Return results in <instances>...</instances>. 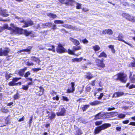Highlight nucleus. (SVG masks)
<instances>
[{"instance_id":"nucleus-33","label":"nucleus","mask_w":135,"mask_h":135,"mask_svg":"<svg viewBox=\"0 0 135 135\" xmlns=\"http://www.w3.org/2000/svg\"><path fill=\"white\" fill-rule=\"evenodd\" d=\"M107 57L106 54L104 52H102L98 56V57H104L106 58Z\"/></svg>"},{"instance_id":"nucleus-46","label":"nucleus","mask_w":135,"mask_h":135,"mask_svg":"<svg viewBox=\"0 0 135 135\" xmlns=\"http://www.w3.org/2000/svg\"><path fill=\"white\" fill-rule=\"evenodd\" d=\"M76 8L77 9H80L81 8V4L78 3H76Z\"/></svg>"},{"instance_id":"nucleus-3","label":"nucleus","mask_w":135,"mask_h":135,"mask_svg":"<svg viewBox=\"0 0 135 135\" xmlns=\"http://www.w3.org/2000/svg\"><path fill=\"white\" fill-rule=\"evenodd\" d=\"M56 51L58 54H61L67 52V51L64 47L62 44L59 43L56 48Z\"/></svg>"},{"instance_id":"nucleus-20","label":"nucleus","mask_w":135,"mask_h":135,"mask_svg":"<svg viewBox=\"0 0 135 135\" xmlns=\"http://www.w3.org/2000/svg\"><path fill=\"white\" fill-rule=\"evenodd\" d=\"M0 12L1 15L3 17H6L9 15L7 13L6 11L4 10H1Z\"/></svg>"},{"instance_id":"nucleus-7","label":"nucleus","mask_w":135,"mask_h":135,"mask_svg":"<svg viewBox=\"0 0 135 135\" xmlns=\"http://www.w3.org/2000/svg\"><path fill=\"white\" fill-rule=\"evenodd\" d=\"M95 61L97 63V65L98 67L100 68L99 69L104 68L105 67V64L103 62V61L99 59H97L95 60Z\"/></svg>"},{"instance_id":"nucleus-54","label":"nucleus","mask_w":135,"mask_h":135,"mask_svg":"<svg viewBox=\"0 0 135 135\" xmlns=\"http://www.w3.org/2000/svg\"><path fill=\"white\" fill-rule=\"evenodd\" d=\"M52 27L51 29L53 30H55L56 29V25L55 24L52 25Z\"/></svg>"},{"instance_id":"nucleus-37","label":"nucleus","mask_w":135,"mask_h":135,"mask_svg":"<svg viewBox=\"0 0 135 135\" xmlns=\"http://www.w3.org/2000/svg\"><path fill=\"white\" fill-rule=\"evenodd\" d=\"M29 87V86L27 85H22V89L24 90L27 91Z\"/></svg>"},{"instance_id":"nucleus-17","label":"nucleus","mask_w":135,"mask_h":135,"mask_svg":"<svg viewBox=\"0 0 135 135\" xmlns=\"http://www.w3.org/2000/svg\"><path fill=\"white\" fill-rule=\"evenodd\" d=\"M70 40L73 43L74 45L76 46H77L80 44V43L79 41L71 37H70Z\"/></svg>"},{"instance_id":"nucleus-19","label":"nucleus","mask_w":135,"mask_h":135,"mask_svg":"<svg viewBox=\"0 0 135 135\" xmlns=\"http://www.w3.org/2000/svg\"><path fill=\"white\" fill-rule=\"evenodd\" d=\"M39 88L40 89L39 92L40 93L38 94L37 95L41 96L42 95L44 94L45 90L43 87L41 86L39 87Z\"/></svg>"},{"instance_id":"nucleus-44","label":"nucleus","mask_w":135,"mask_h":135,"mask_svg":"<svg viewBox=\"0 0 135 135\" xmlns=\"http://www.w3.org/2000/svg\"><path fill=\"white\" fill-rule=\"evenodd\" d=\"M30 74V71H28L26 72L24 75V76L25 78H27Z\"/></svg>"},{"instance_id":"nucleus-27","label":"nucleus","mask_w":135,"mask_h":135,"mask_svg":"<svg viewBox=\"0 0 135 135\" xmlns=\"http://www.w3.org/2000/svg\"><path fill=\"white\" fill-rule=\"evenodd\" d=\"M31 58L32 61L36 62H37L38 63H39L41 61L39 58L36 57L35 56H32L31 57Z\"/></svg>"},{"instance_id":"nucleus-34","label":"nucleus","mask_w":135,"mask_h":135,"mask_svg":"<svg viewBox=\"0 0 135 135\" xmlns=\"http://www.w3.org/2000/svg\"><path fill=\"white\" fill-rule=\"evenodd\" d=\"M81 49V47L80 46H73V50L74 51L79 50Z\"/></svg>"},{"instance_id":"nucleus-51","label":"nucleus","mask_w":135,"mask_h":135,"mask_svg":"<svg viewBox=\"0 0 135 135\" xmlns=\"http://www.w3.org/2000/svg\"><path fill=\"white\" fill-rule=\"evenodd\" d=\"M113 33V31L111 29H108L107 30V34L112 35Z\"/></svg>"},{"instance_id":"nucleus-45","label":"nucleus","mask_w":135,"mask_h":135,"mask_svg":"<svg viewBox=\"0 0 135 135\" xmlns=\"http://www.w3.org/2000/svg\"><path fill=\"white\" fill-rule=\"evenodd\" d=\"M32 70L33 72H37L41 70V69L40 68H32Z\"/></svg>"},{"instance_id":"nucleus-8","label":"nucleus","mask_w":135,"mask_h":135,"mask_svg":"<svg viewBox=\"0 0 135 135\" xmlns=\"http://www.w3.org/2000/svg\"><path fill=\"white\" fill-rule=\"evenodd\" d=\"M122 15L123 17L126 18L128 20L132 22L135 21V17L131 16L129 15L126 13H123Z\"/></svg>"},{"instance_id":"nucleus-63","label":"nucleus","mask_w":135,"mask_h":135,"mask_svg":"<svg viewBox=\"0 0 135 135\" xmlns=\"http://www.w3.org/2000/svg\"><path fill=\"white\" fill-rule=\"evenodd\" d=\"M24 120V116H23L22 118H21L19 119L18 120V121L19 122H21V121H23Z\"/></svg>"},{"instance_id":"nucleus-47","label":"nucleus","mask_w":135,"mask_h":135,"mask_svg":"<svg viewBox=\"0 0 135 135\" xmlns=\"http://www.w3.org/2000/svg\"><path fill=\"white\" fill-rule=\"evenodd\" d=\"M61 99L66 102H68L69 101V99L68 97L64 96H62V99Z\"/></svg>"},{"instance_id":"nucleus-50","label":"nucleus","mask_w":135,"mask_h":135,"mask_svg":"<svg viewBox=\"0 0 135 135\" xmlns=\"http://www.w3.org/2000/svg\"><path fill=\"white\" fill-rule=\"evenodd\" d=\"M26 65L27 66H33L34 65V64L33 62H30L29 61L27 62Z\"/></svg>"},{"instance_id":"nucleus-48","label":"nucleus","mask_w":135,"mask_h":135,"mask_svg":"<svg viewBox=\"0 0 135 135\" xmlns=\"http://www.w3.org/2000/svg\"><path fill=\"white\" fill-rule=\"evenodd\" d=\"M52 99L54 100H56L57 101H58L59 100V98L58 95H56L55 97H53Z\"/></svg>"},{"instance_id":"nucleus-38","label":"nucleus","mask_w":135,"mask_h":135,"mask_svg":"<svg viewBox=\"0 0 135 135\" xmlns=\"http://www.w3.org/2000/svg\"><path fill=\"white\" fill-rule=\"evenodd\" d=\"M56 116V115L54 113L52 112L51 113V116L48 117V119L50 120L54 118Z\"/></svg>"},{"instance_id":"nucleus-10","label":"nucleus","mask_w":135,"mask_h":135,"mask_svg":"<svg viewBox=\"0 0 135 135\" xmlns=\"http://www.w3.org/2000/svg\"><path fill=\"white\" fill-rule=\"evenodd\" d=\"M70 84L71 89H70L69 88L68 89L66 90V93H73L75 90V83L74 82H72Z\"/></svg>"},{"instance_id":"nucleus-9","label":"nucleus","mask_w":135,"mask_h":135,"mask_svg":"<svg viewBox=\"0 0 135 135\" xmlns=\"http://www.w3.org/2000/svg\"><path fill=\"white\" fill-rule=\"evenodd\" d=\"M21 79V77L17 78L16 77L13 78L12 79V81L9 83L8 85L10 86H15L16 83H15Z\"/></svg>"},{"instance_id":"nucleus-42","label":"nucleus","mask_w":135,"mask_h":135,"mask_svg":"<svg viewBox=\"0 0 135 135\" xmlns=\"http://www.w3.org/2000/svg\"><path fill=\"white\" fill-rule=\"evenodd\" d=\"M74 51L73 50H70V49H69L67 51V52H68V53L70 55H74Z\"/></svg>"},{"instance_id":"nucleus-30","label":"nucleus","mask_w":135,"mask_h":135,"mask_svg":"<svg viewBox=\"0 0 135 135\" xmlns=\"http://www.w3.org/2000/svg\"><path fill=\"white\" fill-rule=\"evenodd\" d=\"M26 80L27 81H30L28 83H27V85L29 86V85H32L33 84L32 82V79L31 78H26Z\"/></svg>"},{"instance_id":"nucleus-60","label":"nucleus","mask_w":135,"mask_h":135,"mask_svg":"<svg viewBox=\"0 0 135 135\" xmlns=\"http://www.w3.org/2000/svg\"><path fill=\"white\" fill-rule=\"evenodd\" d=\"M129 122V120H128L124 121H123V123L124 124H127Z\"/></svg>"},{"instance_id":"nucleus-31","label":"nucleus","mask_w":135,"mask_h":135,"mask_svg":"<svg viewBox=\"0 0 135 135\" xmlns=\"http://www.w3.org/2000/svg\"><path fill=\"white\" fill-rule=\"evenodd\" d=\"M13 97L15 100L18 99L20 98V94L19 93H17L13 95Z\"/></svg>"},{"instance_id":"nucleus-23","label":"nucleus","mask_w":135,"mask_h":135,"mask_svg":"<svg viewBox=\"0 0 135 135\" xmlns=\"http://www.w3.org/2000/svg\"><path fill=\"white\" fill-rule=\"evenodd\" d=\"M103 115V114H101V112L99 113L95 116L94 118L95 119L97 120L98 119H100L102 117Z\"/></svg>"},{"instance_id":"nucleus-1","label":"nucleus","mask_w":135,"mask_h":135,"mask_svg":"<svg viewBox=\"0 0 135 135\" xmlns=\"http://www.w3.org/2000/svg\"><path fill=\"white\" fill-rule=\"evenodd\" d=\"M10 26L13 28L11 34H22L23 33V30L22 28L16 27L13 23L11 24Z\"/></svg>"},{"instance_id":"nucleus-22","label":"nucleus","mask_w":135,"mask_h":135,"mask_svg":"<svg viewBox=\"0 0 135 135\" xmlns=\"http://www.w3.org/2000/svg\"><path fill=\"white\" fill-rule=\"evenodd\" d=\"M47 15L49 17H50V18H52V19H54L56 18L57 17V16L56 15L51 13H47Z\"/></svg>"},{"instance_id":"nucleus-26","label":"nucleus","mask_w":135,"mask_h":135,"mask_svg":"<svg viewBox=\"0 0 135 135\" xmlns=\"http://www.w3.org/2000/svg\"><path fill=\"white\" fill-rule=\"evenodd\" d=\"M85 76L86 78L88 79H90L93 77L92 75L90 73H86Z\"/></svg>"},{"instance_id":"nucleus-49","label":"nucleus","mask_w":135,"mask_h":135,"mask_svg":"<svg viewBox=\"0 0 135 135\" xmlns=\"http://www.w3.org/2000/svg\"><path fill=\"white\" fill-rule=\"evenodd\" d=\"M125 117V115L123 114H121L118 115V117L120 118H123Z\"/></svg>"},{"instance_id":"nucleus-6","label":"nucleus","mask_w":135,"mask_h":135,"mask_svg":"<svg viewBox=\"0 0 135 135\" xmlns=\"http://www.w3.org/2000/svg\"><path fill=\"white\" fill-rule=\"evenodd\" d=\"M10 51V49L7 47H6L5 50H2V48H0V56H7Z\"/></svg>"},{"instance_id":"nucleus-43","label":"nucleus","mask_w":135,"mask_h":135,"mask_svg":"<svg viewBox=\"0 0 135 135\" xmlns=\"http://www.w3.org/2000/svg\"><path fill=\"white\" fill-rule=\"evenodd\" d=\"M60 31L62 33H68V31H66L65 29L64 28L61 29L60 30Z\"/></svg>"},{"instance_id":"nucleus-24","label":"nucleus","mask_w":135,"mask_h":135,"mask_svg":"<svg viewBox=\"0 0 135 135\" xmlns=\"http://www.w3.org/2000/svg\"><path fill=\"white\" fill-rule=\"evenodd\" d=\"M100 103V102L97 101L96 100L95 101L93 102H90L89 104L92 106H95L96 105H98Z\"/></svg>"},{"instance_id":"nucleus-14","label":"nucleus","mask_w":135,"mask_h":135,"mask_svg":"<svg viewBox=\"0 0 135 135\" xmlns=\"http://www.w3.org/2000/svg\"><path fill=\"white\" fill-rule=\"evenodd\" d=\"M27 67H24L23 68L20 70L18 72V74L19 75L21 76H23L24 75V73L27 70Z\"/></svg>"},{"instance_id":"nucleus-16","label":"nucleus","mask_w":135,"mask_h":135,"mask_svg":"<svg viewBox=\"0 0 135 135\" xmlns=\"http://www.w3.org/2000/svg\"><path fill=\"white\" fill-rule=\"evenodd\" d=\"M58 1L59 2L62 4H65L68 5L70 4V2L72 1V0H58Z\"/></svg>"},{"instance_id":"nucleus-62","label":"nucleus","mask_w":135,"mask_h":135,"mask_svg":"<svg viewBox=\"0 0 135 135\" xmlns=\"http://www.w3.org/2000/svg\"><path fill=\"white\" fill-rule=\"evenodd\" d=\"M102 33L104 34H107V30H105L103 31Z\"/></svg>"},{"instance_id":"nucleus-53","label":"nucleus","mask_w":135,"mask_h":135,"mask_svg":"<svg viewBox=\"0 0 135 135\" xmlns=\"http://www.w3.org/2000/svg\"><path fill=\"white\" fill-rule=\"evenodd\" d=\"M102 121H97L95 123V124L96 125L98 126L101 124L102 123Z\"/></svg>"},{"instance_id":"nucleus-15","label":"nucleus","mask_w":135,"mask_h":135,"mask_svg":"<svg viewBox=\"0 0 135 135\" xmlns=\"http://www.w3.org/2000/svg\"><path fill=\"white\" fill-rule=\"evenodd\" d=\"M124 94L123 93L121 92H118L115 93L112 96V98H117L120 97L123 95Z\"/></svg>"},{"instance_id":"nucleus-5","label":"nucleus","mask_w":135,"mask_h":135,"mask_svg":"<svg viewBox=\"0 0 135 135\" xmlns=\"http://www.w3.org/2000/svg\"><path fill=\"white\" fill-rule=\"evenodd\" d=\"M62 106H60L59 109V111L56 113L57 115L58 116H64L66 114V110L64 107L61 108Z\"/></svg>"},{"instance_id":"nucleus-56","label":"nucleus","mask_w":135,"mask_h":135,"mask_svg":"<svg viewBox=\"0 0 135 135\" xmlns=\"http://www.w3.org/2000/svg\"><path fill=\"white\" fill-rule=\"evenodd\" d=\"M33 119V117L32 116H31L30 117V119L29 120V124L30 125L32 123V120Z\"/></svg>"},{"instance_id":"nucleus-11","label":"nucleus","mask_w":135,"mask_h":135,"mask_svg":"<svg viewBox=\"0 0 135 135\" xmlns=\"http://www.w3.org/2000/svg\"><path fill=\"white\" fill-rule=\"evenodd\" d=\"M34 24L33 22L30 19H28L26 21L25 25L22 26L23 27H27L30 26H31Z\"/></svg>"},{"instance_id":"nucleus-39","label":"nucleus","mask_w":135,"mask_h":135,"mask_svg":"<svg viewBox=\"0 0 135 135\" xmlns=\"http://www.w3.org/2000/svg\"><path fill=\"white\" fill-rule=\"evenodd\" d=\"M109 114H110L109 115L112 117L115 116L118 114V113L117 112H111Z\"/></svg>"},{"instance_id":"nucleus-52","label":"nucleus","mask_w":135,"mask_h":135,"mask_svg":"<svg viewBox=\"0 0 135 135\" xmlns=\"http://www.w3.org/2000/svg\"><path fill=\"white\" fill-rule=\"evenodd\" d=\"M0 21H3L4 22H5L7 21H9V19H3L2 18L0 19Z\"/></svg>"},{"instance_id":"nucleus-55","label":"nucleus","mask_w":135,"mask_h":135,"mask_svg":"<svg viewBox=\"0 0 135 135\" xmlns=\"http://www.w3.org/2000/svg\"><path fill=\"white\" fill-rule=\"evenodd\" d=\"M103 96L104 95L103 93H100L99 97L98 98V99H101Z\"/></svg>"},{"instance_id":"nucleus-12","label":"nucleus","mask_w":135,"mask_h":135,"mask_svg":"<svg viewBox=\"0 0 135 135\" xmlns=\"http://www.w3.org/2000/svg\"><path fill=\"white\" fill-rule=\"evenodd\" d=\"M33 47L31 46H28V48L26 49L21 50L18 51L19 53H21L23 52H28V54H30L31 52V49Z\"/></svg>"},{"instance_id":"nucleus-40","label":"nucleus","mask_w":135,"mask_h":135,"mask_svg":"<svg viewBox=\"0 0 135 135\" xmlns=\"http://www.w3.org/2000/svg\"><path fill=\"white\" fill-rule=\"evenodd\" d=\"M81 131L80 129H78V130L76 131V133L75 135H81Z\"/></svg>"},{"instance_id":"nucleus-2","label":"nucleus","mask_w":135,"mask_h":135,"mask_svg":"<svg viewBox=\"0 0 135 135\" xmlns=\"http://www.w3.org/2000/svg\"><path fill=\"white\" fill-rule=\"evenodd\" d=\"M111 124L109 123L104 124L101 126L97 127L94 131V134H98L101 130L110 127Z\"/></svg>"},{"instance_id":"nucleus-28","label":"nucleus","mask_w":135,"mask_h":135,"mask_svg":"<svg viewBox=\"0 0 135 135\" xmlns=\"http://www.w3.org/2000/svg\"><path fill=\"white\" fill-rule=\"evenodd\" d=\"M83 59V58L81 57H80L79 58H75L72 59V61L73 62H80Z\"/></svg>"},{"instance_id":"nucleus-18","label":"nucleus","mask_w":135,"mask_h":135,"mask_svg":"<svg viewBox=\"0 0 135 135\" xmlns=\"http://www.w3.org/2000/svg\"><path fill=\"white\" fill-rule=\"evenodd\" d=\"M123 36L121 34H119L118 37V40L119 41L123 42L129 45H130L129 44L126 42L123 39Z\"/></svg>"},{"instance_id":"nucleus-21","label":"nucleus","mask_w":135,"mask_h":135,"mask_svg":"<svg viewBox=\"0 0 135 135\" xmlns=\"http://www.w3.org/2000/svg\"><path fill=\"white\" fill-rule=\"evenodd\" d=\"M132 75V73L131 72L130 74L129 78L132 83H135V75L134 74L133 76Z\"/></svg>"},{"instance_id":"nucleus-4","label":"nucleus","mask_w":135,"mask_h":135,"mask_svg":"<svg viewBox=\"0 0 135 135\" xmlns=\"http://www.w3.org/2000/svg\"><path fill=\"white\" fill-rule=\"evenodd\" d=\"M117 79L119 80L121 82L125 83L127 80V75L124 73H120L117 74Z\"/></svg>"},{"instance_id":"nucleus-41","label":"nucleus","mask_w":135,"mask_h":135,"mask_svg":"<svg viewBox=\"0 0 135 135\" xmlns=\"http://www.w3.org/2000/svg\"><path fill=\"white\" fill-rule=\"evenodd\" d=\"M11 74H8V73L6 74L5 76V78L7 80H8L11 77Z\"/></svg>"},{"instance_id":"nucleus-32","label":"nucleus","mask_w":135,"mask_h":135,"mask_svg":"<svg viewBox=\"0 0 135 135\" xmlns=\"http://www.w3.org/2000/svg\"><path fill=\"white\" fill-rule=\"evenodd\" d=\"M54 23L56 24H63L64 23L63 21L60 20H56L54 21Z\"/></svg>"},{"instance_id":"nucleus-64","label":"nucleus","mask_w":135,"mask_h":135,"mask_svg":"<svg viewBox=\"0 0 135 135\" xmlns=\"http://www.w3.org/2000/svg\"><path fill=\"white\" fill-rule=\"evenodd\" d=\"M129 125L135 126V122H131L130 123Z\"/></svg>"},{"instance_id":"nucleus-61","label":"nucleus","mask_w":135,"mask_h":135,"mask_svg":"<svg viewBox=\"0 0 135 135\" xmlns=\"http://www.w3.org/2000/svg\"><path fill=\"white\" fill-rule=\"evenodd\" d=\"M131 66L133 67H135V59H134V61L133 62L131 63Z\"/></svg>"},{"instance_id":"nucleus-25","label":"nucleus","mask_w":135,"mask_h":135,"mask_svg":"<svg viewBox=\"0 0 135 135\" xmlns=\"http://www.w3.org/2000/svg\"><path fill=\"white\" fill-rule=\"evenodd\" d=\"M92 47L93 49L94 50L95 52L99 51L100 49V47L99 46L97 45H95L93 46Z\"/></svg>"},{"instance_id":"nucleus-29","label":"nucleus","mask_w":135,"mask_h":135,"mask_svg":"<svg viewBox=\"0 0 135 135\" xmlns=\"http://www.w3.org/2000/svg\"><path fill=\"white\" fill-rule=\"evenodd\" d=\"M4 29H7L8 30H9L10 31V34H11V31H12V30L13 28L11 26V27H9L8 26V25H7L6 24L4 25Z\"/></svg>"},{"instance_id":"nucleus-13","label":"nucleus","mask_w":135,"mask_h":135,"mask_svg":"<svg viewBox=\"0 0 135 135\" xmlns=\"http://www.w3.org/2000/svg\"><path fill=\"white\" fill-rule=\"evenodd\" d=\"M47 47H51V48H49L47 49V50L49 51H51L54 52H55V46L53 45H51L50 44H48L47 45Z\"/></svg>"},{"instance_id":"nucleus-57","label":"nucleus","mask_w":135,"mask_h":135,"mask_svg":"<svg viewBox=\"0 0 135 135\" xmlns=\"http://www.w3.org/2000/svg\"><path fill=\"white\" fill-rule=\"evenodd\" d=\"M134 88H135V85L134 84L131 85L128 87V88L129 89H131Z\"/></svg>"},{"instance_id":"nucleus-59","label":"nucleus","mask_w":135,"mask_h":135,"mask_svg":"<svg viewBox=\"0 0 135 135\" xmlns=\"http://www.w3.org/2000/svg\"><path fill=\"white\" fill-rule=\"evenodd\" d=\"M66 28H69V29H71V28H73V27L71 25H68Z\"/></svg>"},{"instance_id":"nucleus-35","label":"nucleus","mask_w":135,"mask_h":135,"mask_svg":"<svg viewBox=\"0 0 135 135\" xmlns=\"http://www.w3.org/2000/svg\"><path fill=\"white\" fill-rule=\"evenodd\" d=\"M109 48L111 49L112 52L113 53H114L115 52V50L114 48V46L110 45L108 46Z\"/></svg>"},{"instance_id":"nucleus-36","label":"nucleus","mask_w":135,"mask_h":135,"mask_svg":"<svg viewBox=\"0 0 135 135\" xmlns=\"http://www.w3.org/2000/svg\"><path fill=\"white\" fill-rule=\"evenodd\" d=\"M32 32L31 31L28 32L26 30H24V34L26 36H28Z\"/></svg>"},{"instance_id":"nucleus-58","label":"nucleus","mask_w":135,"mask_h":135,"mask_svg":"<svg viewBox=\"0 0 135 135\" xmlns=\"http://www.w3.org/2000/svg\"><path fill=\"white\" fill-rule=\"evenodd\" d=\"M13 104V102H11L7 104V106H10Z\"/></svg>"}]
</instances>
